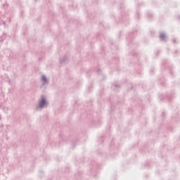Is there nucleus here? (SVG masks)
Listing matches in <instances>:
<instances>
[{
	"label": "nucleus",
	"instance_id": "obj_1",
	"mask_svg": "<svg viewBox=\"0 0 180 180\" xmlns=\"http://www.w3.org/2000/svg\"><path fill=\"white\" fill-rule=\"evenodd\" d=\"M47 105H49L47 100H46L44 96H41V100L39 102V105L35 108V109L36 110H41V109H44Z\"/></svg>",
	"mask_w": 180,
	"mask_h": 180
},
{
	"label": "nucleus",
	"instance_id": "obj_2",
	"mask_svg": "<svg viewBox=\"0 0 180 180\" xmlns=\"http://www.w3.org/2000/svg\"><path fill=\"white\" fill-rule=\"evenodd\" d=\"M159 39L161 40V41H165V43H167L168 41V37L165 36V34L164 32H161L159 35Z\"/></svg>",
	"mask_w": 180,
	"mask_h": 180
},
{
	"label": "nucleus",
	"instance_id": "obj_3",
	"mask_svg": "<svg viewBox=\"0 0 180 180\" xmlns=\"http://www.w3.org/2000/svg\"><path fill=\"white\" fill-rule=\"evenodd\" d=\"M70 61V58H68V56H65L62 59H59L60 64H67Z\"/></svg>",
	"mask_w": 180,
	"mask_h": 180
},
{
	"label": "nucleus",
	"instance_id": "obj_4",
	"mask_svg": "<svg viewBox=\"0 0 180 180\" xmlns=\"http://www.w3.org/2000/svg\"><path fill=\"white\" fill-rule=\"evenodd\" d=\"M6 33H3L2 35L0 36V43H2V41L6 40Z\"/></svg>",
	"mask_w": 180,
	"mask_h": 180
},
{
	"label": "nucleus",
	"instance_id": "obj_5",
	"mask_svg": "<svg viewBox=\"0 0 180 180\" xmlns=\"http://www.w3.org/2000/svg\"><path fill=\"white\" fill-rule=\"evenodd\" d=\"M41 78L43 81L42 85H44V84H49V79H47L46 75H43Z\"/></svg>",
	"mask_w": 180,
	"mask_h": 180
},
{
	"label": "nucleus",
	"instance_id": "obj_6",
	"mask_svg": "<svg viewBox=\"0 0 180 180\" xmlns=\"http://www.w3.org/2000/svg\"><path fill=\"white\" fill-rule=\"evenodd\" d=\"M112 88H115V91H116V89H119L120 88V86L119 84H112Z\"/></svg>",
	"mask_w": 180,
	"mask_h": 180
},
{
	"label": "nucleus",
	"instance_id": "obj_7",
	"mask_svg": "<svg viewBox=\"0 0 180 180\" xmlns=\"http://www.w3.org/2000/svg\"><path fill=\"white\" fill-rule=\"evenodd\" d=\"M3 110H4V113H8V110H9V108L3 107Z\"/></svg>",
	"mask_w": 180,
	"mask_h": 180
},
{
	"label": "nucleus",
	"instance_id": "obj_8",
	"mask_svg": "<svg viewBox=\"0 0 180 180\" xmlns=\"http://www.w3.org/2000/svg\"><path fill=\"white\" fill-rule=\"evenodd\" d=\"M8 3H4V4H3V8H4V9H8Z\"/></svg>",
	"mask_w": 180,
	"mask_h": 180
},
{
	"label": "nucleus",
	"instance_id": "obj_9",
	"mask_svg": "<svg viewBox=\"0 0 180 180\" xmlns=\"http://www.w3.org/2000/svg\"><path fill=\"white\" fill-rule=\"evenodd\" d=\"M167 97V99H171V98H174V96L172 94H168Z\"/></svg>",
	"mask_w": 180,
	"mask_h": 180
},
{
	"label": "nucleus",
	"instance_id": "obj_10",
	"mask_svg": "<svg viewBox=\"0 0 180 180\" xmlns=\"http://www.w3.org/2000/svg\"><path fill=\"white\" fill-rule=\"evenodd\" d=\"M96 72L97 74H102V70L101 69H97Z\"/></svg>",
	"mask_w": 180,
	"mask_h": 180
},
{
	"label": "nucleus",
	"instance_id": "obj_11",
	"mask_svg": "<svg viewBox=\"0 0 180 180\" xmlns=\"http://www.w3.org/2000/svg\"><path fill=\"white\" fill-rule=\"evenodd\" d=\"M148 18H149V19H151V18H153V15L152 14H148Z\"/></svg>",
	"mask_w": 180,
	"mask_h": 180
},
{
	"label": "nucleus",
	"instance_id": "obj_12",
	"mask_svg": "<svg viewBox=\"0 0 180 180\" xmlns=\"http://www.w3.org/2000/svg\"><path fill=\"white\" fill-rule=\"evenodd\" d=\"M173 43H174V44H177L176 39H173Z\"/></svg>",
	"mask_w": 180,
	"mask_h": 180
},
{
	"label": "nucleus",
	"instance_id": "obj_13",
	"mask_svg": "<svg viewBox=\"0 0 180 180\" xmlns=\"http://www.w3.org/2000/svg\"><path fill=\"white\" fill-rule=\"evenodd\" d=\"M8 84H9V85H13V83H12V82L11 81V79H8Z\"/></svg>",
	"mask_w": 180,
	"mask_h": 180
},
{
	"label": "nucleus",
	"instance_id": "obj_14",
	"mask_svg": "<svg viewBox=\"0 0 180 180\" xmlns=\"http://www.w3.org/2000/svg\"><path fill=\"white\" fill-rule=\"evenodd\" d=\"M77 146V144L76 143H72V147H75Z\"/></svg>",
	"mask_w": 180,
	"mask_h": 180
},
{
	"label": "nucleus",
	"instance_id": "obj_15",
	"mask_svg": "<svg viewBox=\"0 0 180 180\" xmlns=\"http://www.w3.org/2000/svg\"><path fill=\"white\" fill-rule=\"evenodd\" d=\"M165 115V112H162L161 115L162 117H164Z\"/></svg>",
	"mask_w": 180,
	"mask_h": 180
},
{
	"label": "nucleus",
	"instance_id": "obj_16",
	"mask_svg": "<svg viewBox=\"0 0 180 180\" xmlns=\"http://www.w3.org/2000/svg\"><path fill=\"white\" fill-rule=\"evenodd\" d=\"M176 53H179V51L176 50L174 51V53L176 54Z\"/></svg>",
	"mask_w": 180,
	"mask_h": 180
},
{
	"label": "nucleus",
	"instance_id": "obj_17",
	"mask_svg": "<svg viewBox=\"0 0 180 180\" xmlns=\"http://www.w3.org/2000/svg\"><path fill=\"white\" fill-rule=\"evenodd\" d=\"M3 23H4V26H6V22L4 21Z\"/></svg>",
	"mask_w": 180,
	"mask_h": 180
},
{
	"label": "nucleus",
	"instance_id": "obj_18",
	"mask_svg": "<svg viewBox=\"0 0 180 180\" xmlns=\"http://www.w3.org/2000/svg\"><path fill=\"white\" fill-rule=\"evenodd\" d=\"M2 108H3V105L2 104L0 103V109H2Z\"/></svg>",
	"mask_w": 180,
	"mask_h": 180
},
{
	"label": "nucleus",
	"instance_id": "obj_19",
	"mask_svg": "<svg viewBox=\"0 0 180 180\" xmlns=\"http://www.w3.org/2000/svg\"><path fill=\"white\" fill-rule=\"evenodd\" d=\"M8 22H11V17L8 18Z\"/></svg>",
	"mask_w": 180,
	"mask_h": 180
},
{
	"label": "nucleus",
	"instance_id": "obj_20",
	"mask_svg": "<svg viewBox=\"0 0 180 180\" xmlns=\"http://www.w3.org/2000/svg\"><path fill=\"white\" fill-rule=\"evenodd\" d=\"M0 120H2V116L0 115Z\"/></svg>",
	"mask_w": 180,
	"mask_h": 180
},
{
	"label": "nucleus",
	"instance_id": "obj_21",
	"mask_svg": "<svg viewBox=\"0 0 180 180\" xmlns=\"http://www.w3.org/2000/svg\"><path fill=\"white\" fill-rule=\"evenodd\" d=\"M131 56H136V54L133 53V54H131Z\"/></svg>",
	"mask_w": 180,
	"mask_h": 180
},
{
	"label": "nucleus",
	"instance_id": "obj_22",
	"mask_svg": "<svg viewBox=\"0 0 180 180\" xmlns=\"http://www.w3.org/2000/svg\"><path fill=\"white\" fill-rule=\"evenodd\" d=\"M131 89H133V86H131Z\"/></svg>",
	"mask_w": 180,
	"mask_h": 180
},
{
	"label": "nucleus",
	"instance_id": "obj_23",
	"mask_svg": "<svg viewBox=\"0 0 180 180\" xmlns=\"http://www.w3.org/2000/svg\"><path fill=\"white\" fill-rule=\"evenodd\" d=\"M0 15H1V11H0Z\"/></svg>",
	"mask_w": 180,
	"mask_h": 180
}]
</instances>
